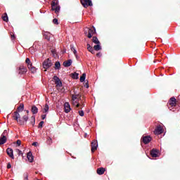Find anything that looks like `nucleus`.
I'll use <instances>...</instances> for the list:
<instances>
[{"label": "nucleus", "mask_w": 180, "mask_h": 180, "mask_svg": "<svg viewBox=\"0 0 180 180\" xmlns=\"http://www.w3.org/2000/svg\"><path fill=\"white\" fill-rule=\"evenodd\" d=\"M15 120L18 123V124H20L21 126H23L25 123H26L29 120V116L27 115H24L22 118H20V114H19L18 112H14V116H13Z\"/></svg>", "instance_id": "f257e3e1"}, {"label": "nucleus", "mask_w": 180, "mask_h": 180, "mask_svg": "<svg viewBox=\"0 0 180 180\" xmlns=\"http://www.w3.org/2000/svg\"><path fill=\"white\" fill-rule=\"evenodd\" d=\"M6 136H8V131L4 130L0 136V146H2L3 144H5V143H6Z\"/></svg>", "instance_id": "f03ea898"}, {"label": "nucleus", "mask_w": 180, "mask_h": 180, "mask_svg": "<svg viewBox=\"0 0 180 180\" xmlns=\"http://www.w3.org/2000/svg\"><path fill=\"white\" fill-rule=\"evenodd\" d=\"M42 65L44 70H49V68H50V67L53 65V63H51L50 59L48 58L43 62Z\"/></svg>", "instance_id": "7ed1b4c3"}, {"label": "nucleus", "mask_w": 180, "mask_h": 180, "mask_svg": "<svg viewBox=\"0 0 180 180\" xmlns=\"http://www.w3.org/2000/svg\"><path fill=\"white\" fill-rule=\"evenodd\" d=\"M53 79L56 86H58V88H61V86H63V82H61V79H60L59 77L54 76L53 77Z\"/></svg>", "instance_id": "20e7f679"}, {"label": "nucleus", "mask_w": 180, "mask_h": 180, "mask_svg": "<svg viewBox=\"0 0 180 180\" xmlns=\"http://www.w3.org/2000/svg\"><path fill=\"white\" fill-rule=\"evenodd\" d=\"M82 5L84 8H88V6H92V1L91 0H80Z\"/></svg>", "instance_id": "39448f33"}, {"label": "nucleus", "mask_w": 180, "mask_h": 180, "mask_svg": "<svg viewBox=\"0 0 180 180\" xmlns=\"http://www.w3.org/2000/svg\"><path fill=\"white\" fill-rule=\"evenodd\" d=\"M88 30L87 37L89 39H91L92 37V35L94 34L95 32H96V30L94 27L91 28H86Z\"/></svg>", "instance_id": "423d86ee"}, {"label": "nucleus", "mask_w": 180, "mask_h": 180, "mask_svg": "<svg viewBox=\"0 0 180 180\" xmlns=\"http://www.w3.org/2000/svg\"><path fill=\"white\" fill-rule=\"evenodd\" d=\"M82 101V98H81V94L77 93V91H74V94L72 95V101Z\"/></svg>", "instance_id": "0eeeda50"}, {"label": "nucleus", "mask_w": 180, "mask_h": 180, "mask_svg": "<svg viewBox=\"0 0 180 180\" xmlns=\"http://www.w3.org/2000/svg\"><path fill=\"white\" fill-rule=\"evenodd\" d=\"M18 72L20 75H23L27 72V69L25 66H20Z\"/></svg>", "instance_id": "6e6552de"}, {"label": "nucleus", "mask_w": 180, "mask_h": 180, "mask_svg": "<svg viewBox=\"0 0 180 180\" xmlns=\"http://www.w3.org/2000/svg\"><path fill=\"white\" fill-rule=\"evenodd\" d=\"M6 153L11 158V160H15V156L13 155V149L11 148H8L6 149Z\"/></svg>", "instance_id": "1a4fd4ad"}, {"label": "nucleus", "mask_w": 180, "mask_h": 180, "mask_svg": "<svg viewBox=\"0 0 180 180\" xmlns=\"http://www.w3.org/2000/svg\"><path fill=\"white\" fill-rule=\"evenodd\" d=\"M98 150V141L94 140L91 142V153Z\"/></svg>", "instance_id": "9d476101"}, {"label": "nucleus", "mask_w": 180, "mask_h": 180, "mask_svg": "<svg viewBox=\"0 0 180 180\" xmlns=\"http://www.w3.org/2000/svg\"><path fill=\"white\" fill-rule=\"evenodd\" d=\"M158 154H160V151L158 150H157V149H153L150 151V155L153 158H157V157H158Z\"/></svg>", "instance_id": "9b49d317"}, {"label": "nucleus", "mask_w": 180, "mask_h": 180, "mask_svg": "<svg viewBox=\"0 0 180 180\" xmlns=\"http://www.w3.org/2000/svg\"><path fill=\"white\" fill-rule=\"evenodd\" d=\"M152 139L150 136H146L142 138V141L144 143V144H148L150 141H151Z\"/></svg>", "instance_id": "f8f14e48"}, {"label": "nucleus", "mask_w": 180, "mask_h": 180, "mask_svg": "<svg viewBox=\"0 0 180 180\" xmlns=\"http://www.w3.org/2000/svg\"><path fill=\"white\" fill-rule=\"evenodd\" d=\"M64 108H65V113H70L71 110V105H70V103H68V102L65 103Z\"/></svg>", "instance_id": "ddd939ff"}, {"label": "nucleus", "mask_w": 180, "mask_h": 180, "mask_svg": "<svg viewBox=\"0 0 180 180\" xmlns=\"http://www.w3.org/2000/svg\"><path fill=\"white\" fill-rule=\"evenodd\" d=\"M155 134H162V127L158 125L154 131Z\"/></svg>", "instance_id": "4468645a"}, {"label": "nucleus", "mask_w": 180, "mask_h": 180, "mask_svg": "<svg viewBox=\"0 0 180 180\" xmlns=\"http://www.w3.org/2000/svg\"><path fill=\"white\" fill-rule=\"evenodd\" d=\"M27 158L30 162H33V160H34L33 155L32 154V152H29L27 154Z\"/></svg>", "instance_id": "2eb2a0df"}, {"label": "nucleus", "mask_w": 180, "mask_h": 180, "mask_svg": "<svg viewBox=\"0 0 180 180\" xmlns=\"http://www.w3.org/2000/svg\"><path fill=\"white\" fill-rule=\"evenodd\" d=\"M72 64V60L69 59L65 62H63L64 67H71V65Z\"/></svg>", "instance_id": "dca6fc26"}, {"label": "nucleus", "mask_w": 180, "mask_h": 180, "mask_svg": "<svg viewBox=\"0 0 180 180\" xmlns=\"http://www.w3.org/2000/svg\"><path fill=\"white\" fill-rule=\"evenodd\" d=\"M169 105H171V106H175V105H176V98H175V97H172L170 98Z\"/></svg>", "instance_id": "f3484780"}, {"label": "nucleus", "mask_w": 180, "mask_h": 180, "mask_svg": "<svg viewBox=\"0 0 180 180\" xmlns=\"http://www.w3.org/2000/svg\"><path fill=\"white\" fill-rule=\"evenodd\" d=\"M97 174L98 175H103L105 174V169L103 167H99L97 169Z\"/></svg>", "instance_id": "a211bd4d"}, {"label": "nucleus", "mask_w": 180, "mask_h": 180, "mask_svg": "<svg viewBox=\"0 0 180 180\" xmlns=\"http://www.w3.org/2000/svg\"><path fill=\"white\" fill-rule=\"evenodd\" d=\"M79 99L72 101V105L73 106H75L76 108H79L81 106V104H79Z\"/></svg>", "instance_id": "6ab92c4d"}, {"label": "nucleus", "mask_w": 180, "mask_h": 180, "mask_svg": "<svg viewBox=\"0 0 180 180\" xmlns=\"http://www.w3.org/2000/svg\"><path fill=\"white\" fill-rule=\"evenodd\" d=\"M28 68H29V70H30V71L32 74H34L36 72V71H37V69H36V68L33 67L32 65H29Z\"/></svg>", "instance_id": "aec40b11"}, {"label": "nucleus", "mask_w": 180, "mask_h": 180, "mask_svg": "<svg viewBox=\"0 0 180 180\" xmlns=\"http://www.w3.org/2000/svg\"><path fill=\"white\" fill-rule=\"evenodd\" d=\"M31 112L33 113V115H36L37 112H39V108H37L36 105H33L32 107Z\"/></svg>", "instance_id": "412c9836"}, {"label": "nucleus", "mask_w": 180, "mask_h": 180, "mask_svg": "<svg viewBox=\"0 0 180 180\" xmlns=\"http://www.w3.org/2000/svg\"><path fill=\"white\" fill-rule=\"evenodd\" d=\"M56 6H58V0H53L51 3L52 8H54Z\"/></svg>", "instance_id": "4be33fe9"}, {"label": "nucleus", "mask_w": 180, "mask_h": 180, "mask_svg": "<svg viewBox=\"0 0 180 180\" xmlns=\"http://www.w3.org/2000/svg\"><path fill=\"white\" fill-rule=\"evenodd\" d=\"M60 6H56V7L52 8V11H54L55 13H56V15L60 12Z\"/></svg>", "instance_id": "5701e85b"}, {"label": "nucleus", "mask_w": 180, "mask_h": 180, "mask_svg": "<svg viewBox=\"0 0 180 180\" xmlns=\"http://www.w3.org/2000/svg\"><path fill=\"white\" fill-rule=\"evenodd\" d=\"M94 49L96 51H99V50H102V47L101 46V44H97L94 46Z\"/></svg>", "instance_id": "b1692460"}, {"label": "nucleus", "mask_w": 180, "mask_h": 180, "mask_svg": "<svg viewBox=\"0 0 180 180\" xmlns=\"http://www.w3.org/2000/svg\"><path fill=\"white\" fill-rule=\"evenodd\" d=\"M87 50L89 51H90V53H91L92 54H94L95 53L94 48H92V46H91V45L89 44H87Z\"/></svg>", "instance_id": "393cba45"}, {"label": "nucleus", "mask_w": 180, "mask_h": 180, "mask_svg": "<svg viewBox=\"0 0 180 180\" xmlns=\"http://www.w3.org/2000/svg\"><path fill=\"white\" fill-rule=\"evenodd\" d=\"M25 109V105L23 104H20V106L18 108V112L19 113V112H23V110Z\"/></svg>", "instance_id": "a878e982"}, {"label": "nucleus", "mask_w": 180, "mask_h": 180, "mask_svg": "<svg viewBox=\"0 0 180 180\" xmlns=\"http://www.w3.org/2000/svg\"><path fill=\"white\" fill-rule=\"evenodd\" d=\"M93 43H95V44H101L99 39H98V37H93Z\"/></svg>", "instance_id": "bb28decb"}, {"label": "nucleus", "mask_w": 180, "mask_h": 180, "mask_svg": "<svg viewBox=\"0 0 180 180\" xmlns=\"http://www.w3.org/2000/svg\"><path fill=\"white\" fill-rule=\"evenodd\" d=\"M61 68V64L58 61L55 63V70H60Z\"/></svg>", "instance_id": "cd10ccee"}, {"label": "nucleus", "mask_w": 180, "mask_h": 180, "mask_svg": "<svg viewBox=\"0 0 180 180\" xmlns=\"http://www.w3.org/2000/svg\"><path fill=\"white\" fill-rule=\"evenodd\" d=\"M86 78V74L83 73L82 75L80 77V82H84Z\"/></svg>", "instance_id": "c85d7f7f"}, {"label": "nucleus", "mask_w": 180, "mask_h": 180, "mask_svg": "<svg viewBox=\"0 0 180 180\" xmlns=\"http://www.w3.org/2000/svg\"><path fill=\"white\" fill-rule=\"evenodd\" d=\"M49 104H45V106L44 108V113H49Z\"/></svg>", "instance_id": "c756f323"}, {"label": "nucleus", "mask_w": 180, "mask_h": 180, "mask_svg": "<svg viewBox=\"0 0 180 180\" xmlns=\"http://www.w3.org/2000/svg\"><path fill=\"white\" fill-rule=\"evenodd\" d=\"M44 36L46 40H50V33L46 32Z\"/></svg>", "instance_id": "7c9ffc66"}, {"label": "nucleus", "mask_w": 180, "mask_h": 180, "mask_svg": "<svg viewBox=\"0 0 180 180\" xmlns=\"http://www.w3.org/2000/svg\"><path fill=\"white\" fill-rule=\"evenodd\" d=\"M78 75H79L78 73L75 72L72 74V78H73L74 79H78Z\"/></svg>", "instance_id": "2f4dec72"}, {"label": "nucleus", "mask_w": 180, "mask_h": 180, "mask_svg": "<svg viewBox=\"0 0 180 180\" xmlns=\"http://www.w3.org/2000/svg\"><path fill=\"white\" fill-rule=\"evenodd\" d=\"M70 49H71L72 51L73 52V54H77V50L75 49L74 46L71 45Z\"/></svg>", "instance_id": "473e14b6"}, {"label": "nucleus", "mask_w": 180, "mask_h": 180, "mask_svg": "<svg viewBox=\"0 0 180 180\" xmlns=\"http://www.w3.org/2000/svg\"><path fill=\"white\" fill-rule=\"evenodd\" d=\"M43 124H44V121H41L38 125V129H41V127H43Z\"/></svg>", "instance_id": "72a5a7b5"}, {"label": "nucleus", "mask_w": 180, "mask_h": 180, "mask_svg": "<svg viewBox=\"0 0 180 180\" xmlns=\"http://www.w3.org/2000/svg\"><path fill=\"white\" fill-rule=\"evenodd\" d=\"M6 15L3 16L2 18H3V20H4V22H8V15L6 13L5 14Z\"/></svg>", "instance_id": "f704fd0d"}, {"label": "nucleus", "mask_w": 180, "mask_h": 180, "mask_svg": "<svg viewBox=\"0 0 180 180\" xmlns=\"http://www.w3.org/2000/svg\"><path fill=\"white\" fill-rule=\"evenodd\" d=\"M25 63L28 64V65H32V63H30V59L29 58H26Z\"/></svg>", "instance_id": "c9c22d12"}, {"label": "nucleus", "mask_w": 180, "mask_h": 180, "mask_svg": "<svg viewBox=\"0 0 180 180\" xmlns=\"http://www.w3.org/2000/svg\"><path fill=\"white\" fill-rule=\"evenodd\" d=\"M29 174L27 173L24 174V180H29Z\"/></svg>", "instance_id": "e433bc0d"}, {"label": "nucleus", "mask_w": 180, "mask_h": 180, "mask_svg": "<svg viewBox=\"0 0 180 180\" xmlns=\"http://www.w3.org/2000/svg\"><path fill=\"white\" fill-rule=\"evenodd\" d=\"M53 23L54 25H58V20L57 18H54V19L53 20Z\"/></svg>", "instance_id": "4c0bfd02"}, {"label": "nucleus", "mask_w": 180, "mask_h": 180, "mask_svg": "<svg viewBox=\"0 0 180 180\" xmlns=\"http://www.w3.org/2000/svg\"><path fill=\"white\" fill-rule=\"evenodd\" d=\"M31 119H32V123H33L32 125L34 126V123L36 122V117L34 116H32Z\"/></svg>", "instance_id": "58836bf2"}, {"label": "nucleus", "mask_w": 180, "mask_h": 180, "mask_svg": "<svg viewBox=\"0 0 180 180\" xmlns=\"http://www.w3.org/2000/svg\"><path fill=\"white\" fill-rule=\"evenodd\" d=\"M51 53H52L53 57H57V53L56 52V50H52Z\"/></svg>", "instance_id": "ea45409f"}, {"label": "nucleus", "mask_w": 180, "mask_h": 180, "mask_svg": "<svg viewBox=\"0 0 180 180\" xmlns=\"http://www.w3.org/2000/svg\"><path fill=\"white\" fill-rule=\"evenodd\" d=\"M79 116H84V110H79Z\"/></svg>", "instance_id": "a19ab883"}, {"label": "nucleus", "mask_w": 180, "mask_h": 180, "mask_svg": "<svg viewBox=\"0 0 180 180\" xmlns=\"http://www.w3.org/2000/svg\"><path fill=\"white\" fill-rule=\"evenodd\" d=\"M84 86H85L86 88H89V84L88 80H86V82Z\"/></svg>", "instance_id": "79ce46f5"}, {"label": "nucleus", "mask_w": 180, "mask_h": 180, "mask_svg": "<svg viewBox=\"0 0 180 180\" xmlns=\"http://www.w3.org/2000/svg\"><path fill=\"white\" fill-rule=\"evenodd\" d=\"M80 106H82V108H84L85 106V103H84V101H82V100L81 101Z\"/></svg>", "instance_id": "37998d69"}, {"label": "nucleus", "mask_w": 180, "mask_h": 180, "mask_svg": "<svg viewBox=\"0 0 180 180\" xmlns=\"http://www.w3.org/2000/svg\"><path fill=\"white\" fill-rule=\"evenodd\" d=\"M16 152L18 153L19 155H20V154H22V150L17 149Z\"/></svg>", "instance_id": "c03bdc74"}, {"label": "nucleus", "mask_w": 180, "mask_h": 180, "mask_svg": "<svg viewBox=\"0 0 180 180\" xmlns=\"http://www.w3.org/2000/svg\"><path fill=\"white\" fill-rule=\"evenodd\" d=\"M46 117H47L46 115H41V119H42V120H44V119H46Z\"/></svg>", "instance_id": "a18cd8bd"}, {"label": "nucleus", "mask_w": 180, "mask_h": 180, "mask_svg": "<svg viewBox=\"0 0 180 180\" xmlns=\"http://www.w3.org/2000/svg\"><path fill=\"white\" fill-rule=\"evenodd\" d=\"M16 143L18 146H20V144H22V141L20 140H18Z\"/></svg>", "instance_id": "49530a36"}, {"label": "nucleus", "mask_w": 180, "mask_h": 180, "mask_svg": "<svg viewBox=\"0 0 180 180\" xmlns=\"http://www.w3.org/2000/svg\"><path fill=\"white\" fill-rule=\"evenodd\" d=\"M11 167H12V165H11V163H8L7 165L8 169H11Z\"/></svg>", "instance_id": "de8ad7c7"}, {"label": "nucleus", "mask_w": 180, "mask_h": 180, "mask_svg": "<svg viewBox=\"0 0 180 180\" xmlns=\"http://www.w3.org/2000/svg\"><path fill=\"white\" fill-rule=\"evenodd\" d=\"M38 143L37 142H33L32 143V146H34V147H37Z\"/></svg>", "instance_id": "09e8293b"}, {"label": "nucleus", "mask_w": 180, "mask_h": 180, "mask_svg": "<svg viewBox=\"0 0 180 180\" xmlns=\"http://www.w3.org/2000/svg\"><path fill=\"white\" fill-rule=\"evenodd\" d=\"M101 56H102V54H101V53H98L96 54V56H97V57H101Z\"/></svg>", "instance_id": "8fccbe9b"}, {"label": "nucleus", "mask_w": 180, "mask_h": 180, "mask_svg": "<svg viewBox=\"0 0 180 180\" xmlns=\"http://www.w3.org/2000/svg\"><path fill=\"white\" fill-rule=\"evenodd\" d=\"M75 56L76 57L77 60H78V54L77 53L75 54Z\"/></svg>", "instance_id": "3c124183"}, {"label": "nucleus", "mask_w": 180, "mask_h": 180, "mask_svg": "<svg viewBox=\"0 0 180 180\" xmlns=\"http://www.w3.org/2000/svg\"><path fill=\"white\" fill-rule=\"evenodd\" d=\"M11 39L13 40V39H15V35H11Z\"/></svg>", "instance_id": "603ef678"}, {"label": "nucleus", "mask_w": 180, "mask_h": 180, "mask_svg": "<svg viewBox=\"0 0 180 180\" xmlns=\"http://www.w3.org/2000/svg\"><path fill=\"white\" fill-rule=\"evenodd\" d=\"M26 112H27V113H29V110H27Z\"/></svg>", "instance_id": "864d4df0"}, {"label": "nucleus", "mask_w": 180, "mask_h": 180, "mask_svg": "<svg viewBox=\"0 0 180 180\" xmlns=\"http://www.w3.org/2000/svg\"><path fill=\"white\" fill-rule=\"evenodd\" d=\"M85 34H86V30L84 32Z\"/></svg>", "instance_id": "5fc2aeb1"}, {"label": "nucleus", "mask_w": 180, "mask_h": 180, "mask_svg": "<svg viewBox=\"0 0 180 180\" xmlns=\"http://www.w3.org/2000/svg\"><path fill=\"white\" fill-rule=\"evenodd\" d=\"M30 50H32V48H30Z\"/></svg>", "instance_id": "6e6d98bb"}]
</instances>
